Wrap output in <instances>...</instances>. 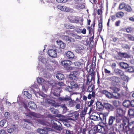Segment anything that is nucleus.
Listing matches in <instances>:
<instances>
[{
	"mask_svg": "<svg viewBox=\"0 0 134 134\" xmlns=\"http://www.w3.org/2000/svg\"><path fill=\"white\" fill-rule=\"evenodd\" d=\"M118 130L120 133L126 132L127 134H134V121L130 123L128 127L124 126L122 123H121L118 127Z\"/></svg>",
	"mask_w": 134,
	"mask_h": 134,
	"instance_id": "nucleus-1",
	"label": "nucleus"
},
{
	"mask_svg": "<svg viewBox=\"0 0 134 134\" xmlns=\"http://www.w3.org/2000/svg\"><path fill=\"white\" fill-rule=\"evenodd\" d=\"M64 85V83L62 82H59L58 83H55L51 89V92L55 96L59 97L60 95V89L61 87Z\"/></svg>",
	"mask_w": 134,
	"mask_h": 134,
	"instance_id": "nucleus-2",
	"label": "nucleus"
},
{
	"mask_svg": "<svg viewBox=\"0 0 134 134\" xmlns=\"http://www.w3.org/2000/svg\"><path fill=\"white\" fill-rule=\"evenodd\" d=\"M98 104H99V105H98V106L97 105V103H96V105L99 109L104 108L108 111H112L114 109V107L112 105L108 103H104L103 104H102L101 103L98 102Z\"/></svg>",
	"mask_w": 134,
	"mask_h": 134,
	"instance_id": "nucleus-3",
	"label": "nucleus"
},
{
	"mask_svg": "<svg viewBox=\"0 0 134 134\" xmlns=\"http://www.w3.org/2000/svg\"><path fill=\"white\" fill-rule=\"evenodd\" d=\"M41 99L42 101H41L40 102L42 105H44L48 103L51 105L55 107H57L60 106V105L59 104L56 103L55 101L51 99L43 98Z\"/></svg>",
	"mask_w": 134,
	"mask_h": 134,
	"instance_id": "nucleus-4",
	"label": "nucleus"
},
{
	"mask_svg": "<svg viewBox=\"0 0 134 134\" xmlns=\"http://www.w3.org/2000/svg\"><path fill=\"white\" fill-rule=\"evenodd\" d=\"M51 122L52 124V126L54 129L59 131L62 130V128L61 126V124L58 121L53 119L51 120Z\"/></svg>",
	"mask_w": 134,
	"mask_h": 134,
	"instance_id": "nucleus-5",
	"label": "nucleus"
},
{
	"mask_svg": "<svg viewBox=\"0 0 134 134\" xmlns=\"http://www.w3.org/2000/svg\"><path fill=\"white\" fill-rule=\"evenodd\" d=\"M92 72L90 73V74L88 75L87 81L86 82V85H89L92 80L94 81L95 80L96 72L93 71L92 69Z\"/></svg>",
	"mask_w": 134,
	"mask_h": 134,
	"instance_id": "nucleus-6",
	"label": "nucleus"
},
{
	"mask_svg": "<svg viewBox=\"0 0 134 134\" xmlns=\"http://www.w3.org/2000/svg\"><path fill=\"white\" fill-rule=\"evenodd\" d=\"M110 88L113 91L112 92L113 94L115 93H116L117 94V96H114V98L117 99H120V94L118 93V92L120 91V88H118L115 86H112L110 87Z\"/></svg>",
	"mask_w": 134,
	"mask_h": 134,
	"instance_id": "nucleus-7",
	"label": "nucleus"
},
{
	"mask_svg": "<svg viewBox=\"0 0 134 134\" xmlns=\"http://www.w3.org/2000/svg\"><path fill=\"white\" fill-rule=\"evenodd\" d=\"M61 101H68L69 102V106L70 107H73L74 106L75 103H76L75 101L72 100L70 97H69L61 98H60Z\"/></svg>",
	"mask_w": 134,
	"mask_h": 134,
	"instance_id": "nucleus-8",
	"label": "nucleus"
},
{
	"mask_svg": "<svg viewBox=\"0 0 134 134\" xmlns=\"http://www.w3.org/2000/svg\"><path fill=\"white\" fill-rule=\"evenodd\" d=\"M78 71H74L72 72V74L69 75V78L70 80L76 81L78 79L77 74Z\"/></svg>",
	"mask_w": 134,
	"mask_h": 134,
	"instance_id": "nucleus-9",
	"label": "nucleus"
},
{
	"mask_svg": "<svg viewBox=\"0 0 134 134\" xmlns=\"http://www.w3.org/2000/svg\"><path fill=\"white\" fill-rule=\"evenodd\" d=\"M95 24V20H94L93 21L92 24L90 26H88L87 27L86 29L88 31L89 34H91L92 32H93V34L94 33Z\"/></svg>",
	"mask_w": 134,
	"mask_h": 134,
	"instance_id": "nucleus-10",
	"label": "nucleus"
},
{
	"mask_svg": "<svg viewBox=\"0 0 134 134\" xmlns=\"http://www.w3.org/2000/svg\"><path fill=\"white\" fill-rule=\"evenodd\" d=\"M115 119V116H110L108 119V127H110L113 124L114 122Z\"/></svg>",
	"mask_w": 134,
	"mask_h": 134,
	"instance_id": "nucleus-11",
	"label": "nucleus"
},
{
	"mask_svg": "<svg viewBox=\"0 0 134 134\" xmlns=\"http://www.w3.org/2000/svg\"><path fill=\"white\" fill-rule=\"evenodd\" d=\"M61 64L62 65L64 66L65 68H66L71 65L72 64V63L70 60H65L62 61Z\"/></svg>",
	"mask_w": 134,
	"mask_h": 134,
	"instance_id": "nucleus-12",
	"label": "nucleus"
},
{
	"mask_svg": "<svg viewBox=\"0 0 134 134\" xmlns=\"http://www.w3.org/2000/svg\"><path fill=\"white\" fill-rule=\"evenodd\" d=\"M48 55L51 57H56L57 56V53L55 50L50 49L48 51Z\"/></svg>",
	"mask_w": 134,
	"mask_h": 134,
	"instance_id": "nucleus-13",
	"label": "nucleus"
},
{
	"mask_svg": "<svg viewBox=\"0 0 134 134\" xmlns=\"http://www.w3.org/2000/svg\"><path fill=\"white\" fill-rule=\"evenodd\" d=\"M26 116L32 118V116L39 118L40 117V115L38 114H37L34 112H31L29 113H25Z\"/></svg>",
	"mask_w": 134,
	"mask_h": 134,
	"instance_id": "nucleus-14",
	"label": "nucleus"
},
{
	"mask_svg": "<svg viewBox=\"0 0 134 134\" xmlns=\"http://www.w3.org/2000/svg\"><path fill=\"white\" fill-rule=\"evenodd\" d=\"M57 7L58 9L64 12H69L70 10L69 8L66 6H62L61 5H58Z\"/></svg>",
	"mask_w": 134,
	"mask_h": 134,
	"instance_id": "nucleus-15",
	"label": "nucleus"
},
{
	"mask_svg": "<svg viewBox=\"0 0 134 134\" xmlns=\"http://www.w3.org/2000/svg\"><path fill=\"white\" fill-rule=\"evenodd\" d=\"M123 116L124 115H116L115 117V120L116 123H122Z\"/></svg>",
	"mask_w": 134,
	"mask_h": 134,
	"instance_id": "nucleus-16",
	"label": "nucleus"
},
{
	"mask_svg": "<svg viewBox=\"0 0 134 134\" xmlns=\"http://www.w3.org/2000/svg\"><path fill=\"white\" fill-rule=\"evenodd\" d=\"M119 56L122 58H129L130 57V56L126 52H119L118 53Z\"/></svg>",
	"mask_w": 134,
	"mask_h": 134,
	"instance_id": "nucleus-17",
	"label": "nucleus"
},
{
	"mask_svg": "<svg viewBox=\"0 0 134 134\" xmlns=\"http://www.w3.org/2000/svg\"><path fill=\"white\" fill-rule=\"evenodd\" d=\"M71 116L72 118H70V120H77L79 117V114L77 112H75L72 113L71 114Z\"/></svg>",
	"mask_w": 134,
	"mask_h": 134,
	"instance_id": "nucleus-18",
	"label": "nucleus"
},
{
	"mask_svg": "<svg viewBox=\"0 0 134 134\" xmlns=\"http://www.w3.org/2000/svg\"><path fill=\"white\" fill-rule=\"evenodd\" d=\"M110 129V127H108V125H105V127L103 126L100 133L104 134H107L108 132V130H106V129H107L108 130H109Z\"/></svg>",
	"mask_w": 134,
	"mask_h": 134,
	"instance_id": "nucleus-19",
	"label": "nucleus"
},
{
	"mask_svg": "<svg viewBox=\"0 0 134 134\" xmlns=\"http://www.w3.org/2000/svg\"><path fill=\"white\" fill-rule=\"evenodd\" d=\"M101 92L103 94H104L106 97L111 98L112 97V94L110 92H108L106 90H103L101 91Z\"/></svg>",
	"mask_w": 134,
	"mask_h": 134,
	"instance_id": "nucleus-20",
	"label": "nucleus"
},
{
	"mask_svg": "<svg viewBox=\"0 0 134 134\" xmlns=\"http://www.w3.org/2000/svg\"><path fill=\"white\" fill-rule=\"evenodd\" d=\"M65 55L69 59L73 58L75 56L73 53L70 51H68L66 52Z\"/></svg>",
	"mask_w": 134,
	"mask_h": 134,
	"instance_id": "nucleus-21",
	"label": "nucleus"
},
{
	"mask_svg": "<svg viewBox=\"0 0 134 134\" xmlns=\"http://www.w3.org/2000/svg\"><path fill=\"white\" fill-rule=\"evenodd\" d=\"M128 116L130 118L134 117V109H129L128 112Z\"/></svg>",
	"mask_w": 134,
	"mask_h": 134,
	"instance_id": "nucleus-22",
	"label": "nucleus"
},
{
	"mask_svg": "<svg viewBox=\"0 0 134 134\" xmlns=\"http://www.w3.org/2000/svg\"><path fill=\"white\" fill-rule=\"evenodd\" d=\"M114 71L116 74L117 75H119L120 76L123 75L124 74V71L121 69L115 68L114 69Z\"/></svg>",
	"mask_w": 134,
	"mask_h": 134,
	"instance_id": "nucleus-23",
	"label": "nucleus"
},
{
	"mask_svg": "<svg viewBox=\"0 0 134 134\" xmlns=\"http://www.w3.org/2000/svg\"><path fill=\"white\" fill-rule=\"evenodd\" d=\"M28 107L32 109H35L37 107L36 104L34 102L30 101L28 104Z\"/></svg>",
	"mask_w": 134,
	"mask_h": 134,
	"instance_id": "nucleus-24",
	"label": "nucleus"
},
{
	"mask_svg": "<svg viewBox=\"0 0 134 134\" xmlns=\"http://www.w3.org/2000/svg\"><path fill=\"white\" fill-rule=\"evenodd\" d=\"M109 114V112H105L103 113H102L101 115H102V118L101 119L100 117H99V118L101 120L105 122L106 121L107 117L108 116Z\"/></svg>",
	"mask_w": 134,
	"mask_h": 134,
	"instance_id": "nucleus-25",
	"label": "nucleus"
},
{
	"mask_svg": "<svg viewBox=\"0 0 134 134\" xmlns=\"http://www.w3.org/2000/svg\"><path fill=\"white\" fill-rule=\"evenodd\" d=\"M47 128H44L43 129H38L37 131L41 134H47L48 131Z\"/></svg>",
	"mask_w": 134,
	"mask_h": 134,
	"instance_id": "nucleus-26",
	"label": "nucleus"
},
{
	"mask_svg": "<svg viewBox=\"0 0 134 134\" xmlns=\"http://www.w3.org/2000/svg\"><path fill=\"white\" fill-rule=\"evenodd\" d=\"M119 65L123 69H126L129 66V65L126 63L122 62L119 63Z\"/></svg>",
	"mask_w": 134,
	"mask_h": 134,
	"instance_id": "nucleus-27",
	"label": "nucleus"
},
{
	"mask_svg": "<svg viewBox=\"0 0 134 134\" xmlns=\"http://www.w3.org/2000/svg\"><path fill=\"white\" fill-rule=\"evenodd\" d=\"M98 31L100 32L103 29V20L102 19H100L98 24Z\"/></svg>",
	"mask_w": 134,
	"mask_h": 134,
	"instance_id": "nucleus-28",
	"label": "nucleus"
},
{
	"mask_svg": "<svg viewBox=\"0 0 134 134\" xmlns=\"http://www.w3.org/2000/svg\"><path fill=\"white\" fill-rule=\"evenodd\" d=\"M56 78L59 80H62L64 78V75L61 73H58L56 74Z\"/></svg>",
	"mask_w": 134,
	"mask_h": 134,
	"instance_id": "nucleus-29",
	"label": "nucleus"
},
{
	"mask_svg": "<svg viewBox=\"0 0 134 134\" xmlns=\"http://www.w3.org/2000/svg\"><path fill=\"white\" fill-rule=\"evenodd\" d=\"M123 105L126 107H129L130 106V100H124L123 103Z\"/></svg>",
	"mask_w": 134,
	"mask_h": 134,
	"instance_id": "nucleus-30",
	"label": "nucleus"
},
{
	"mask_svg": "<svg viewBox=\"0 0 134 134\" xmlns=\"http://www.w3.org/2000/svg\"><path fill=\"white\" fill-rule=\"evenodd\" d=\"M84 49V47L83 46L81 45H79L76 47V49L75 50V51L77 53H80L81 50H82Z\"/></svg>",
	"mask_w": 134,
	"mask_h": 134,
	"instance_id": "nucleus-31",
	"label": "nucleus"
},
{
	"mask_svg": "<svg viewBox=\"0 0 134 134\" xmlns=\"http://www.w3.org/2000/svg\"><path fill=\"white\" fill-rule=\"evenodd\" d=\"M123 111L122 109L120 107L116 109V115H123Z\"/></svg>",
	"mask_w": 134,
	"mask_h": 134,
	"instance_id": "nucleus-32",
	"label": "nucleus"
},
{
	"mask_svg": "<svg viewBox=\"0 0 134 134\" xmlns=\"http://www.w3.org/2000/svg\"><path fill=\"white\" fill-rule=\"evenodd\" d=\"M88 109V107H85L83 108V109L80 115H81V117H84L86 113L87 110Z\"/></svg>",
	"mask_w": 134,
	"mask_h": 134,
	"instance_id": "nucleus-33",
	"label": "nucleus"
},
{
	"mask_svg": "<svg viewBox=\"0 0 134 134\" xmlns=\"http://www.w3.org/2000/svg\"><path fill=\"white\" fill-rule=\"evenodd\" d=\"M89 85H90L88 87L87 91L88 92H92V91L94 89V85H93L92 86V83H91V84L90 83Z\"/></svg>",
	"mask_w": 134,
	"mask_h": 134,
	"instance_id": "nucleus-34",
	"label": "nucleus"
},
{
	"mask_svg": "<svg viewBox=\"0 0 134 134\" xmlns=\"http://www.w3.org/2000/svg\"><path fill=\"white\" fill-rule=\"evenodd\" d=\"M126 71L129 73H132L134 72V66H128L126 69Z\"/></svg>",
	"mask_w": 134,
	"mask_h": 134,
	"instance_id": "nucleus-35",
	"label": "nucleus"
},
{
	"mask_svg": "<svg viewBox=\"0 0 134 134\" xmlns=\"http://www.w3.org/2000/svg\"><path fill=\"white\" fill-rule=\"evenodd\" d=\"M70 84L71 87L73 88H77L79 87V86L74 81H71Z\"/></svg>",
	"mask_w": 134,
	"mask_h": 134,
	"instance_id": "nucleus-36",
	"label": "nucleus"
},
{
	"mask_svg": "<svg viewBox=\"0 0 134 134\" xmlns=\"http://www.w3.org/2000/svg\"><path fill=\"white\" fill-rule=\"evenodd\" d=\"M65 27L66 29H72L75 28V26L70 24H66L65 25Z\"/></svg>",
	"mask_w": 134,
	"mask_h": 134,
	"instance_id": "nucleus-37",
	"label": "nucleus"
},
{
	"mask_svg": "<svg viewBox=\"0 0 134 134\" xmlns=\"http://www.w3.org/2000/svg\"><path fill=\"white\" fill-rule=\"evenodd\" d=\"M124 15V13L122 12H119L116 14V16L117 18H120L122 17Z\"/></svg>",
	"mask_w": 134,
	"mask_h": 134,
	"instance_id": "nucleus-38",
	"label": "nucleus"
},
{
	"mask_svg": "<svg viewBox=\"0 0 134 134\" xmlns=\"http://www.w3.org/2000/svg\"><path fill=\"white\" fill-rule=\"evenodd\" d=\"M125 125H126V124L127 123L129 125V120L124 115L123 117V120H122V122Z\"/></svg>",
	"mask_w": 134,
	"mask_h": 134,
	"instance_id": "nucleus-39",
	"label": "nucleus"
},
{
	"mask_svg": "<svg viewBox=\"0 0 134 134\" xmlns=\"http://www.w3.org/2000/svg\"><path fill=\"white\" fill-rule=\"evenodd\" d=\"M76 8L77 9L80 10L82 9L85 8V5L82 4H81L76 5Z\"/></svg>",
	"mask_w": 134,
	"mask_h": 134,
	"instance_id": "nucleus-40",
	"label": "nucleus"
},
{
	"mask_svg": "<svg viewBox=\"0 0 134 134\" xmlns=\"http://www.w3.org/2000/svg\"><path fill=\"white\" fill-rule=\"evenodd\" d=\"M122 81V79L121 78L117 76L115 77V84L121 83Z\"/></svg>",
	"mask_w": 134,
	"mask_h": 134,
	"instance_id": "nucleus-41",
	"label": "nucleus"
},
{
	"mask_svg": "<svg viewBox=\"0 0 134 134\" xmlns=\"http://www.w3.org/2000/svg\"><path fill=\"white\" fill-rule=\"evenodd\" d=\"M121 47L123 49H127L129 50L130 48V46L127 44L122 43Z\"/></svg>",
	"mask_w": 134,
	"mask_h": 134,
	"instance_id": "nucleus-42",
	"label": "nucleus"
},
{
	"mask_svg": "<svg viewBox=\"0 0 134 134\" xmlns=\"http://www.w3.org/2000/svg\"><path fill=\"white\" fill-rule=\"evenodd\" d=\"M115 77L114 76L108 78V80L110 81L112 84H115Z\"/></svg>",
	"mask_w": 134,
	"mask_h": 134,
	"instance_id": "nucleus-43",
	"label": "nucleus"
},
{
	"mask_svg": "<svg viewBox=\"0 0 134 134\" xmlns=\"http://www.w3.org/2000/svg\"><path fill=\"white\" fill-rule=\"evenodd\" d=\"M113 104L115 107H118L120 105V102L118 100H115L113 101Z\"/></svg>",
	"mask_w": 134,
	"mask_h": 134,
	"instance_id": "nucleus-44",
	"label": "nucleus"
},
{
	"mask_svg": "<svg viewBox=\"0 0 134 134\" xmlns=\"http://www.w3.org/2000/svg\"><path fill=\"white\" fill-rule=\"evenodd\" d=\"M72 36L76 39L81 40L82 38L81 36L77 35L76 34L72 33Z\"/></svg>",
	"mask_w": 134,
	"mask_h": 134,
	"instance_id": "nucleus-45",
	"label": "nucleus"
},
{
	"mask_svg": "<svg viewBox=\"0 0 134 134\" xmlns=\"http://www.w3.org/2000/svg\"><path fill=\"white\" fill-rule=\"evenodd\" d=\"M58 111L56 109L52 114L55 115V116L58 117H61L62 116V115L61 114H58Z\"/></svg>",
	"mask_w": 134,
	"mask_h": 134,
	"instance_id": "nucleus-46",
	"label": "nucleus"
},
{
	"mask_svg": "<svg viewBox=\"0 0 134 134\" xmlns=\"http://www.w3.org/2000/svg\"><path fill=\"white\" fill-rule=\"evenodd\" d=\"M24 94L29 99H30L31 97V94L29 93L28 91H24Z\"/></svg>",
	"mask_w": 134,
	"mask_h": 134,
	"instance_id": "nucleus-47",
	"label": "nucleus"
},
{
	"mask_svg": "<svg viewBox=\"0 0 134 134\" xmlns=\"http://www.w3.org/2000/svg\"><path fill=\"white\" fill-rule=\"evenodd\" d=\"M90 118L91 120L94 121H97L99 120V118L96 115H91Z\"/></svg>",
	"mask_w": 134,
	"mask_h": 134,
	"instance_id": "nucleus-48",
	"label": "nucleus"
},
{
	"mask_svg": "<svg viewBox=\"0 0 134 134\" xmlns=\"http://www.w3.org/2000/svg\"><path fill=\"white\" fill-rule=\"evenodd\" d=\"M95 92L92 91V94H89L87 98L88 99H91V97L94 98L95 97Z\"/></svg>",
	"mask_w": 134,
	"mask_h": 134,
	"instance_id": "nucleus-49",
	"label": "nucleus"
},
{
	"mask_svg": "<svg viewBox=\"0 0 134 134\" xmlns=\"http://www.w3.org/2000/svg\"><path fill=\"white\" fill-rule=\"evenodd\" d=\"M74 64L75 66L79 67H81L83 65V63H81V62H75L74 63Z\"/></svg>",
	"mask_w": 134,
	"mask_h": 134,
	"instance_id": "nucleus-50",
	"label": "nucleus"
},
{
	"mask_svg": "<svg viewBox=\"0 0 134 134\" xmlns=\"http://www.w3.org/2000/svg\"><path fill=\"white\" fill-rule=\"evenodd\" d=\"M126 5V4L124 2H122L120 4L119 6V8L120 10L122 9L125 8Z\"/></svg>",
	"mask_w": 134,
	"mask_h": 134,
	"instance_id": "nucleus-51",
	"label": "nucleus"
},
{
	"mask_svg": "<svg viewBox=\"0 0 134 134\" xmlns=\"http://www.w3.org/2000/svg\"><path fill=\"white\" fill-rule=\"evenodd\" d=\"M65 89L67 91L71 92H72L74 91L73 88L71 86H67L66 88Z\"/></svg>",
	"mask_w": 134,
	"mask_h": 134,
	"instance_id": "nucleus-52",
	"label": "nucleus"
},
{
	"mask_svg": "<svg viewBox=\"0 0 134 134\" xmlns=\"http://www.w3.org/2000/svg\"><path fill=\"white\" fill-rule=\"evenodd\" d=\"M127 36L129 40L131 41H134V37L132 35L128 34L127 35Z\"/></svg>",
	"mask_w": 134,
	"mask_h": 134,
	"instance_id": "nucleus-53",
	"label": "nucleus"
},
{
	"mask_svg": "<svg viewBox=\"0 0 134 134\" xmlns=\"http://www.w3.org/2000/svg\"><path fill=\"white\" fill-rule=\"evenodd\" d=\"M60 47L61 48H64L65 46V44L62 41H60L59 42Z\"/></svg>",
	"mask_w": 134,
	"mask_h": 134,
	"instance_id": "nucleus-54",
	"label": "nucleus"
},
{
	"mask_svg": "<svg viewBox=\"0 0 134 134\" xmlns=\"http://www.w3.org/2000/svg\"><path fill=\"white\" fill-rule=\"evenodd\" d=\"M6 122V121L5 120H2L0 121V126L2 127L3 126Z\"/></svg>",
	"mask_w": 134,
	"mask_h": 134,
	"instance_id": "nucleus-55",
	"label": "nucleus"
},
{
	"mask_svg": "<svg viewBox=\"0 0 134 134\" xmlns=\"http://www.w3.org/2000/svg\"><path fill=\"white\" fill-rule=\"evenodd\" d=\"M60 106L65 111H66L67 110V108L65 106V104H61L59 106Z\"/></svg>",
	"mask_w": 134,
	"mask_h": 134,
	"instance_id": "nucleus-56",
	"label": "nucleus"
},
{
	"mask_svg": "<svg viewBox=\"0 0 134 134\" xmlns=\"http://www.w3.org/2000/svg\"><path fill=\"white\" fill-rule=\"evenodd\" d=\"M121 76H122L121 79H122V80H124L125 81H126L128 80V77L124 75V74H123V75H122Z\"/></svg>",
	"mask_w": 134,
	"mask_h": 134,
	"instance_id": "nucleus-57",
	"label": "nucleus"
},
{
	"mask_svg": "<svg viewBox=\"0 0 134 134\" xmlns=\"http://www.w3.org/2000/svg\"><path fill=\"white\" fill-rule=\"evenodd\" d=\"M4 115L5 118L7 119H9L10 117V114L7 112H5Z\"/></svg>",
	"mask_w": 134,
	"mask_h": 134,
	"instance_id": "nucleus-58",
	"label": "nucleus"
},
{
	"mask_svg": "<svg viewBox=\"0 0 134 134\" xmlns=\"http://www.w3.org/2000/svg\"><path fill=\"white\" fill-rule=\"evenodd\" d=\"M125 9V10L127 12H130L131 9V7L129 5H126Z\"/></svg>",
	"mask_w": 134,
	"mask_h": 134,
	"instance_id": "nucleus-59",
	"label": "nucleus"
},
{
	"mask_svg": "<svg viewBox=\"0 0 134 134\" xmlns=\"http://www.w3.org/2000/svg\"><path fill=\"white\" fill-rule=\"evenodd\" d=\"M37 82L39 84H41L43 82V79L40 77L38 78H37Z\"/></svg>",
	"mask_w": 134,
	"mask_h": 134,
	"instance_id": "nucleus-60",
	"label": "nucleus"
},
{
	"mask_svg": "<svg viewBox=\"0 0 134 134\" xmlns=\"http://www.w3.org/2000/svg\"><path fill=\"white\" fill-rule=\"evenodd\" d=\"M125 30L127 32L129 33L132 30V28L131 27H129L125 29Z\"/></svg>",
	"mask_w": 134,
	"mask_h": 134,
	"instance_id": "nucleus-61",
	"label": "nucleus"
},
{
	"mask_svg": "<svg viewBox=\"0 0 134 134\" xmlns=\"http://www.w3.org/2000/svg\"><path fill=\"white\" fill-rule=\"evenodd\" d=\"M121 23V21L120 20H118L116 21L115 24V26L117 27L120 26Z\"/></svg>",
	"mask_w": 134,
	"mask_h": 134,
	"instance_id": "nucleus-62",
	"label": "nucleus"
},
{
	"mask_svg": "<svg viewBox=\"0 0 134 134\" xmlns=\"http://www.w3.org/2000/svg\"><path fill=\"white\" fill-rule=\"evenodd\" d=\"M116 16L115 15H111L110 16V17L112 21L115 20L116 19Z\"/></svg>",
	"mask_w": 134,
	"mask_h": 134,
	"instance_id": "nucleus-63",
	"label": "nucleus"
},
{
	"mask_svg": "<svg viewBox=\"0 0 134 134\" xmlns=\"http://www.w3.org/2000/svg\"><path fill=\"white\" fill-rule=\"evenodd\" d=\"M98 127L97 126H95L93 128V130L94 131V133H96L98 132V130L97 129Z\"/></svg>",
	"mask_w": 134,
	"mask_h": 134,
	"instance_id": "nucleus-64",
	"label": "nucleus"
}]
</instances>
